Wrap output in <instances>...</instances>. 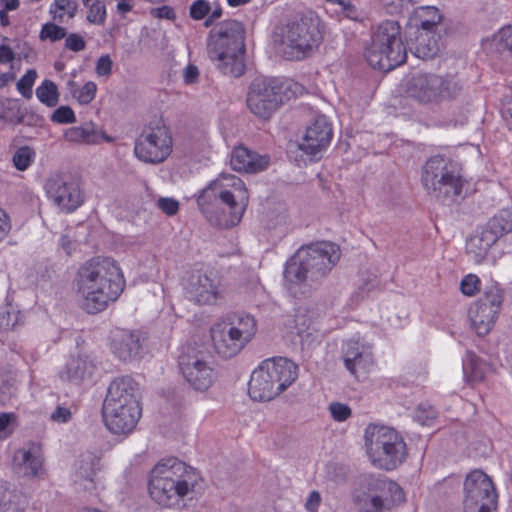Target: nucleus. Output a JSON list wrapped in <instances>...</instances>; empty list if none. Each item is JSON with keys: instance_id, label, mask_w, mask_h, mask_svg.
Segmentation results:
<instances>
[{"instance_id": "obj_58", "label": "nucleus", "mask_w": 512, "mask_h": 512, "mask_svg": "<svg viewBox=\"0 0 512 512\" xmlns=\"http://www.w3.org/2000/svg\"><path fill=\"white\" fill-rule=\"evenodd\" d=\"M157 205L168 216L175 215L179 210V203L173 198H159Z\"/></svg>"}, {"instance_id": "obj_48", "label": "nucleus", "mask_w": 512, "mask_h": 512, "mask_svg": "<svg viewBox=\"0 0 512 512\" xmlns=\"http://www.w3.org/2000/svg\"><path fill=\"white\" fill-rule=\"evenodd\" d=\"M67 35L66 29L64 27L58 26L54 23H46L43 25L42 30L40 32V38L50 39L52 42L61 40L65 38Z\"/></svg>"}, {"instance_id": "obj_59", "label": "nucleus", "mask_w": 512, "mask_h": 512, "mask_svg": "<svg viewBox=\"0 0 512 512\" xmlns=\"http://www.w3.org/2000/svg\"><path fill=\"white\" fill-rule=\"evenodd\" d=\"M50 418L56 423H67L72 418V412L68 407L58 405L51 413Z\"/></svg>"}, {"instance_id": "obj_23", "label": "nucleus", "mask_w": 512, "mask_h": 512, "mask_svg": "<svg viewBox=\"0 0 512 512\" xmlns=\"http://www.w3.org/2000/svg\"><path fill=\"white\" fill-rule=\"evenodd\" d=\"M114 355L123 362L135 361L142 357V342L137 332L117 330L111 338Z\"/></svg>"}, {"instance_id": "obj_8", "label": "nucleus", "mask_w": 512, "mask_h": 512, "mask_svg": "<svg viewBox=\"0 0 512 512\" xmlns=\"http://www.w3.org/2000/svg\"><path fill=\"white\" fill-rule=\"evenodd\" d=\"M365 58L372 68L383 72L391 71L406 61L407 48L397 21L385 20L377 26L371 35Z\"/></svg>"}, {"instance_id": "obj_45", "label": "nucleus", "mask_w": 512, "mask_h": 512, "mask_svg": "<svg viewBox=\"0 0 512 512\" xmlns=\"http://www.w3.org/2000/svg\"><path fill=\"white\" fill-rule=\"evenodd\" d=\"M18 426V416L15 413H0V437L10 436Z\"/></svg>"}, {"instance_id": "obj_4", "label": "nucleus", "mask_w": 512, "mask_h": 512, "mask_svg": "<svg viewBox=\"0 0 512 512\" xmlns=\"http://www.w3.org/2000/svg\"><path fill=\"white\" fill-rule=\"evenodd\" d=\"M245 52V27L242 22L225 20L209 32L207 53L223 75L238 78L244 74Z\"/></svg>"}, {"instance_id": "obj_9", "label": "nucleus", "mask_w": 512, "mask_h": 512, "mask_svg": "<svg viewBox=\"0 0 512 512\" xmlns=\"http://www.w3.org/2000/svg\"><path fill=\"white\" fill-rule=\"evenodd\" d=\"M257 321L250 314L232 313L211 328L215 350L224 359L238 355L254 338Z\"/></svg>"}, {"instance_id": "obj_62", "label": "nucleus", "mask_w": 512, "mask_h": 512, "mask_svg": "<svg viewBox=\"0 0 512 512\" xmlns=\"http://www.w3.org/2000/svg\"><path fill=\"white\" fill-rule=\"evenodd\" d=\"M199 69L194 64H188L183 70V79L186 84H195L199 80Z\"/></svg>"}, {"instance_id": "obj_28", "label": "nucleus", "mask_w": 512, "mask_h": 512, "mask_svg": "<svg viewBox=\"0 0 512 512\" xmlns=\"http://www.w3.org/2000/svg\"><path fill=\"white\" fill-rule=\"evenodd\" d=\"M499 314L500 312L485 304L476 302L475 308L470 310L472 328L479 336L487 335L494 327Z\"/></svg>"}, {"instance_id": "obj_15", "label": "nucleus", "mask_w": 512, "mask_h": 512, "mask_svg": "<svg viewBox=\"0 0 512 512\" xmlns=\"http://www.w3.org/2000/svg\"><path fill=\"white\" fill-rule=\"evenodd\" d=\"M465 512H491L497 508V498L492 480L484 472L474 470L464 482Z\"/></svg>"}, {"instance_id": "obj_35", "label": "nucleus", "mask_w": 512, "mask_h": 512, "mask_svg": "<svg viewBox=\"0 0 512 512\" xmlns=\"http://www.w3.org/2000/svg\"><path fill=\"white\" fill-rule=\"evenodd\" d=\"M505 299V291L496 281H491L483 288L482 296L477 302L485 304V306L501 312Z\"/></svg>"}, {"instance_id": "obj_54", "label": "nucleus", "mask_w": 512, "mask_h": 512, "mask_svg": "<svg viewBox=\"0 0 512 512\" xmlns=\"http://www.w3.org/2000/svg\"><path fill=\"white\" fill-rule=\"evenodd\" d=\"M43 118L27 107H22L19 124L35 127L40 125Z\"/></svg>"}, {"instance_id": "obj_25", "label": "nucleus", "mask_w": 512, "mask_h": 512, "mask_svg": "<svg viewBox=\"0 0 512 512\" xmlns=\"http://www.w3.org/2000/svg\"><path fill=\"white\" fill-rule=\"evenodd\" d=\"M141 413V406L122 407L115 411H103V419L113 434L126 435L135 428Z\"/></svg>"}, {"instance_id": "obj_13", "label": "nucleus", "mask_w": 512, "mask_h": 512, "mask_svg": "<svg viewBox=\"0 0 512 512\" xmlns=\"http://www.w3.org/2000/svg\"><path fill=\"white\" fill-rule=\"evenodd\" d=\"M209 352L200 347L186 345L178 357L181 374L196 391L204 392L213 384L216 373L209 363Z\"/></svg>"}, {"instance_id": "obj_10", "label": "nucleus", "mask_w": 512, "mask_h": 512, "mask_svg": "<svg viewBox=\"0 0 512 512\" xmlns=\"http://www.w3.org/2000/svg\"><path fill=\"white\" fill-rule=\"evenodd\" d=\"M301 89V85L289 79L258 77L250 84L247 106L255 116L267 120Z\"/></svg>"}, {"instance_id": "obj_44", "label": "nucleus", "mask_w": 512, "mask_h": 512, "mask_svg": "<svg viewBox=\"0 0 512 512\" xmlns=\"http://www.w3.org/2000/svg\"><path fill=\"white\" fill-rule=\"evenodd\" d=\"M37 77V72L35 69H29L17 82V90L21 93L23 97L26 99H31L32 97V87Z\"/></svg>"}, {"instance_id": "obj_56", "label": "nucleus", "mask_w": 512, "mask_h": 512, "mask_svg": "<svg viewBox=\"0 0 512 512\" xmlns=\"http://www.w3.org/2000/svg\"><path fill=\"white\" fill-rule=\"evenodd\" d=\"M65 47L73 52H79L85 49L84 39L77 33H70L66 36Z\"/></svg>"}, {"instance_id": "obj_6", "label": "nucleus", "mask_w": 512, "mask_h": 512, "mask_svg": "<svg viewBox=\"0 0 512 512\" xmlns=\"http://www.w3.org/2000/svg\"><path fill=\"white\" fill-rule=\"evenodd\" d=\"M352 501L359 512H387L403 503L405 494L395 481L362 474L354 482Z\"/></svg>"}, {"instance_id": "obj_49", "label": "nucleus", "mask_w": 512, "mask_h": 512, "mask_svg": "<svg viewBox=\"0 0 512 512\" xmlns=\"http://www.w3.org/2000/svg\"><path fill=\"white\" fill-rule=\"evenodd\" d=\"M51 121L58 124H72L76 122V116L70 106H60L51 115Z\"/></svg>"}, {"instance_id": "obj_2", "label": "nucleus", "mask_w": 512, "mask_h": 512, "mask_svg": "<svg viewBox=\"0 0 512 512\" xmlns=\"http://www.w3.org/2000/svg\"><path fill=\"white\" fill-rule=\"evenodd\" d=\"M125 281L121 269L110 257H95L84 263L77 272L78 293L82 308L97 314L114 302L122 293Z\"/></svg>"}, {"instance_id": "obj_17", "label": "nucleus", "mask_w": 512, "mask_h": 512, "mask_svg": "<svg viewBox=\"0 0 512 512\" xmlns=\"http://www.w3.org/2000/svg\"><path fill=\"white\" fill-rule=\"evenodd\" d=\"M48 197L66 212L76 210L83 202L79 185L72 179L55 176L48 179L45 185Z\"/></svg>"}, {"instance_id": "obj_61", "label": "nucleus", "mask_w": 512, "mask_h": 512, "mask_svg": "<svg viewBox=\"0 0 512 512\" xmlns=\"http://www.w3.org/2000/svg\"><path fill=\"white\" fill-rule=\"evenodd\" d=\"M382 8L389 15H397L402 11L404 0H380Z\"/></svg>"}, {"instance_id": "obj_46", "label": "nucleus", "mask_w": 512, "mask_h": 512, "mask_svg": "<svg viewBox=\"0 0 512 512\" xmlns=\"http://www.w3.org/2000/svg\"><path fill=\"white\" fill-rule=\"evenodd\" d=\"M19 318V312L15 311L11 305H5L0 308V328L3 330L13 329Z\"/></svg>"}, {"instance_id": "obj_38", "label": "nucleus", "mask_w": 512, "mask_h": 512, "mask_svg": "<svg viewBox=\"0 0 512 512\" xmlns=\"http://www.w3.org/2000/svg\"><path fill=\"white\" fill-rule=\"evenodd\" d=\"M22 106L17 99L4 98L0 101V120L7 125H19Z\"/></svg>"}, {"instance_id": "obj_34", "label": "nucleus", "mask_w": 512, "mask_h": 512, "mask_svg": "<svg viewBox=\"0 0 512 512\" xmlns=\"http://www.w3.org/2000/svg\"><path fill=\"white\" fill-rule=\"evenodd\" d=\"M462 368L467 382L474 384L484 380L486 365L474 352L467 351Z\"/></svg>"}, {"instance_id": "obj_51", "label": "nucleus", "mask_w": 512, "mask_h": 512, "mask_svg": "<svg viewBox=\"0 0 512 512\" xmlns=\"http://www.w3.org/2000/svg\"><path fill=\"white\" fill-rule=\"evenodd\" d=\"M210 11V3L206 0H196L191 4L189 8L190 17L194 20L204 19L207 15H209Z\"/></svg>"}, {"instance_id": "obj_55", "label": "nucleus", "mask_w": 512, "mask_h": 512, "mask_svg": "<svg viewBox=\"0 0 512 512\" xmlns=\"http://www.w3.org/2000/svg\"><path fill=\"white\" fill-rule=\"evenodd\" d=\"M17 388L11 381H4L0 386V402L5 405L16 396Z\"/></svg>"}, {"instance_id": "obj_36", "label": "nucleus", "mask_w": 512, "mask_h": 512, "mask_svg": "<svg viewBox=\"0 0 512 512\" xmlns=\"http://www.w3.org/2000/svg\"><path fill=\"white\" fill-rule=\"evenodd\" d=\"M27 505L25 496L20 492L0 489V512H24Z\"/></svg>"}, {"instance_id": "obj_14", "label": "nucleus", "mask_w": 512, "mask_h": 512, "mask_svg": "<svg viewBox=\"0 0 512 512\" xmlns=\"http://www.w3.org/2000/svg\"><path fill=\"white\" fill-rule=\"evenodd\" d=\"M172 138L161 121L145 126L136 139L134 152L146 163L163 162L171 153Z\"/></svg>"}, {"instance_id": "obj_16", "label": "nucleus", "mask_w": 512, "mask_h": 512, "mask_svg": "<svg viewBox=\"0 0 512 512\" xmlns=\"http://www.w3.org/2000/svg\"><path fill=\"white\" fill-rule=\"evenodd\" d=\"M140 406L138 383L131 376L115 378L107 389L102 411H115L122 407Z\"/></svg>"}, {"instance_id": "obj_22", "label": "nucleus", "mask_w": 512, "mask_h": 512, "mask_svg": "<svg viewBox=\"0 0 512 512\" xmlns=\"http://www.w3.org/2000/svg\"><path fill=\"white\" fill-rule=\"evenodd\" d=\"M189 484V480H186V482H182L183 486H177L172 480L150 475L149 495L159 505L169 507L177 503L180 497L188 494L190 491Z\"/></svg>"}, {"instance_id": "obj_33", "label": "nucleus", "mask_w": 512, "mask_h": 512, "mask_svg": "<svg viewBox=\"0 0 512 512\" xmlns=\"http://www.w3.org/2000/svg\"><path fill=\"white\" fill-rule=\"evenodd\" d=\"M498 241L502 236L512 233V208L500 210L483 226Z\"/></svg>"}, {"instance_id": "obj_3", "label": "nucleus", "mask_w": 512, "mask_h": 512, "mask_svg": "<svg viewBox=\"0 0 512 512\" xmlns=\"http://www.w3.org/2000/svg\"><path fill=\"white\" fill-rule=\"evenodd\" d=\"M324 25L319 16L308 11L277 24L272 41L286 60L299 61L309 57L323 40Z\"/></svg>"}, {"instance_id": "obj_52", "label": "nucleus", "mask_w": 512, "mask_h": 512, "mask_svg": "<svg viewBox=\"0 0 512 512\" xmlns=\"http://www.w3.org/2000/svg\"><path fill=\"white\" fill-rule=\"evenodd\" d=\"M479 285V278L474 274H468L462 279L460 289L464 295L474 296L480 290Z\"/></svg>"}, {"instance_id": "obj_30", "label": "nucleus", "mask_w": 512, "mask_h": 512, "mask_svg": "<svg viewBox=\"0 0 512 512\" xmlns=\"http://www.w3.org/2000/svg\"><path fill=\"white\" fill-rule=\"evenodd\" d=\"M442 14L434 6H419L413 11L411 25L419 31H435L442 20Z\"/></svg>"}, {"instance_id": "obj_50", "label": "nucleus", "mask_w": 512, "mask_h": 512, "mask_svg": "<svg viewBox=\"0 0 512 512\" xmlns=\"http://www.w3.org/2000/svg\"><path fill=\"white\" fill-rule=\"evenodd\" d=\"M106 19V8L102 1L95 0L87 14V21L93 24H103Z\"/></svg>"}, {"instance_id": "obj_37", "label": "nucleus", "mask_w": 512, "mask_h": 512, "mask_svg": "<svg viewBox=\"0 0 512 512\" xmlns=\"http://www.w3.org/2000/svg\"><path fill=\"white\" fill-rule=\"evenodd\" d=\"M64 138L69 142H81L86 144H95L98 142V134L92 122L67 129L64 133Z\"/></svg>"}, {"instance_id": "obj_24", "label": "nucleus", "mask_w": 512, "mask_h": 512, "mask_svg": "<svg viewBox=\"0 0 512 512\" xmlns=\"http://www.w3.org/2000/svg\"><path fill=\"white\" fill-rule=\"evenodd\" d=\"M230 165L237 172L258 173L268 168L270 156L259 154L245 146H238L232 150Z\"/></svg>"}, {"instance_id": "obj_47", "label": "nucleus", "mask_w": 512, "mask_h": 512, "mask_svg": "<svg viewBox=\"0 0 512 512\" xmlns=\"http://www.w3.org/2000/svg\"><path fill=\"white\" fill-rule=\"evenodd\" d=\"M33 156L34 152L29 147H22L15 152L13 163L18 170L24 171L30 166Z\"/></svg>"}, {"instance_id": "obj_21", "label": "nucleus", "mask_w": 512, "mask_h": 512, "mask_svg": "<svg viewBox=\"0 0 512 512\" xmlns=\"http://www.w3.org/2000/svg\"><path fill=\"white\" fill-rule=\"evenodd\" d=\"M441 85V76L419 73L408 80L406 93L420 103L438 102Z\"/></svg>"}, {"instance_id": "obj_26", "label": "nucleus", "mask_w": 512, "mask_h": 512, "mask_svg": "<svg viewBox=\"0 0 512 512\" xmlns=\"http://www.w3.org/2000/svg\"><path fill=\"white\" fill-rule=\"evenodd\" d=\"M345 368L353 375L358 370L367 372L373 365V355L369 347L360 344L358 341L349 340L343 350Z\"/></svg>"}, {"instance_id": "obj_18", "label": "nucleus", "mask_w": 512, "mask_h": 512, "mask_svg": "<svg viewBox=\"0 0 512 512\" xmlns=\"http://www.w3.org/2000/svg\"><path fill=\"white\" fill-rule=\"evenodd\" d=\"M185 293L189 300L199 305H215L222 298L218 279L199 271L188 277Z\"/></svg>"}, {"instance_id": "obj_1", "label": "nucleus", "mask_w": 512, "mask_h": 512, "mask_svg": "<svg viewBox=\"0 0 512 512\" xmlns=\"http://www.w3.org/2000/svg\"><path fill=\"white\" fill-rule=\"evenodd\" d=\"M248 202L249 194L242 180L226 174L211 181L197 198L198 207L206 220L220 229L238 225Z\"/></svg>"}, {"instance_id": "obj_42", "label": "nucleus", "mask_w": 512, "mask_h": 512, "mask_svg": "<svg viewBox=\"0 0 512 512\" xmlns=\"http://www.w3.org/2000/svg\"><path fill=\"white\" fill-rule=\"evenodd\" d=\"M68 86L80 104H89L95 98L97 85L92 81L85 83L81 89H77L76 83L72 80L68 82Z\"/></svg>"}, {"instance_id": "obj_41", "label": "nucleus", "mask_w": 512, "mask_h": 512, "mask_svg": "<svg viewBox=\"0 0 512 512\" xmlns=\"http://www.w3.org/2000/svg\"><path fill=\"white\" fill-rule=\"evenodd\" d=\"M441 82L442 85L439 88V101L443 99L456 98L463 90L462 83L454 77H441Z\"/></svg>"}, {"instance_id": "obj_53", "label": "nucleus", "mask_w": 512, "mask_h": 512, "mask_svg": "<svg viewBox=\"0 0 512 512\" xmlns=\"http://www.w3.org/2000/svg\"><path fill=\"white\" fill-rule=\"evenodd\" d=\"M329 411L335 421L342 422L351 416V408L340 402H332L329 405Z\"/></svg>"}, {"instance_id": "obj_57", "label": "nucleus", "mask_w": 512, "mask_h": 512, "mask_svg": "<svg viewBox=\"0 0 512 512\" xmlns=\"http://www.w3.org/2000/svg\"><path fill=\"white\" fill-rule=\"evenodd\" d=\"M113 61L108 54L102 55L96 63V74L98 76H109L112 73Z\"/></svg>"}, {"instance_id": "obj_31", "label": "nucleus", "mask_w": 512, "mask_h": 512, "mask_svg": "<svg viewBox=\"0 0 512 512\" xmlns=\"http://www.w3.org/2000/svg\"><path fill=\"white\" fill-rule=\"evenodd\" d=\"M434 32L435 31H416L417 35L409 49L413 50L417 58L425 60L437 55L439 45L438 40L433 35Z\"/></svg>"}, {"instance_id": "obj_5", "label": "nucleus", "mask_w": 512, "mask_h": 512, "mask_svg": "<svg viewBox=\"0 0 512 512\" xmlns=\"http://www.w3.org/2000/svg\"><path fill=\"white\" fill-rule=\"evenodd\" d=\"M339 259L338 247L330 242L301 247L286 262L284 279L291 285H311L323 279Z\"/></svg>"}, {"instance_id": "obj_63", "label": "nucleus", "mask_w": 512, "mask_h": 512, "mask_svg": "<svg viewBox=\"0 0 512 512\" xmlns=\"http://www.w3.org/2000/svg\"><path fill=\"white\" fill-rule=\"evenodd\" d=\"M321 501H322V497H321L320 493L316 490L312 491L309 494V496L306 500V503H305L306 510L309 512H317L318 508L321 504Z\"/></svg>"}, {"instance_id": "obj_20", "label": "nucleus", "mask_w": 512, "mask_h": 512, "mask_svg": "<svg viewBox=\"0 0 512 512\" xmlns=\"http://www.w3.org/2000/svg\"><path fill=\"white\" fill-rule=\"evenodd\" d=\"M150 475L172 480L177 486H183L182 482L189 480L190 491L193 490L199 479V475L193 467L174 457L160 461L152 469Z\"/></svg>"}, {"instance_id": "obj_60", "label": "nucleus", "mask_w": 512, "mask_h": 512, "mask_svg": "<svg viewBox=\"0 0 512 512\" xmlns=\"http://www.w3.org/2000/svg\"><path fill=\"white\" fill-rule=\"evenodd\" d=\"M436 417V412L431 406H425L424 404H419L416 412L415 418L422 424L425 425L426 421L432 420Z\"/></svg>"}, {"instance_id": "obj_64", "label": "nucleus", "mask_w": 512, "mask_h": 512, "mask_svg": "<svg viewBox=\"0 0 512 512\" xmlns=\"http://www.w3.org/2000/svg\"><path fill=\"white\" fill-rule=\"evenodd\" d=\"M339 5H341L342 12L347 18L352 20H357L359 18V12L357 8L350 1L342 0Z\"/></svg>"}, {"instance_id": "obj_7", "label": "nucleus", "mask_w": 512, "mask_h": 512, "mask_svg": "<svg viewBox=\"0 0 512 512\" xmlns=\"http://www.w3.org/2000/svg\"><path fill=\"white\" fill-rule=\"evenodd\" d=\"M298 377V366L278 357L267 359L255 369L248 383V393L255 401H270L285 391Z\"/></svg>"}, {"instance_id": "obj_29", "label": "nucleus", "mask_w": 512, "mask_h": 512, "mask_svg": "<svg viewBox=\"0 0 512 512\" xmlns=\"http://www.w3.org/2000/svg\"><path fill=\"white\" fill-rule=\"evenodd\" d=\"M497 240L484 227L473 235L466 244V252L469 257L477 264L483 262L487 257L489 249Z\"/></svg>"}, {"instance_id": "obj_11", "label": "nucleus", "mask_w": 512, "mask_h": 512, "mask_svg": "<svg viewBox=\"0 0 512 512\" xmlns=\"http://www.w3.org/2000/svg\"><path fill=\"white\" fill-rule=\"evenodd\" d=\"M421 181L427 193L442 202L460 196L464 183L460 166L440 155L425 162Z\"/></svg>"}, {"instance_id": "obj_39", "label": "nucleus", "mask_w": 512, "mask_h": 512, "mask_svg": "<svg viewBox=\"0 0 512 512\" xmlns=\"http://www.w3.org/2000/svg\"><path fill=\"white\" fill-rule=\"evenodd\" d=\"M36 97L47 107H55L59 102V91L57 85L45 79L36 89Z\"/></svg>"}, {"instance_id": "obj_32", "label": "nucleus", "mask_w": 512, "mask_h": 512, "mask_svg": "<svg viewBox=\"0 0 512 512\" xmlns=\"http://www.w3.org/2000/svg\"><path fill=\"white\" fill-rule=\"evenodd\" d=\"M14 464L26 476L39 477L43 474V459L31 451L18 450L14 455Z\"/></svg>"}, {"instance_id": "obj_27", "label": "nucleus", "mask_w": 512, "mask_h": 512, "mask_svg": "<svg viewBox=\"0 0 512 512\" xmlns=\"http://www.w3.org/2000/svg\"><path fill=\"white\" fill-rule=\"evenodd\" d=\"M101 453L85 451L75 463V482L94 483L97 471L100 470Z\"/></svg>"}, {"instance_id": "obj_40", "label": "nucleus", "mask_w": 512, "mask_h": 512, "mask_svg": "<svg viewBox=\"0 0 512 512\" xmlns=\"http://www.w3.org/2000/svg\"><path fill=\"white\" fill-rule=\"evenodd\" d=\"M87 370V362L81 358H72L65 367V370L61 373V378L73 383H80Z\"/></svg>"}, {"instance_id": "obj_12", "label": "nucleus", "mask_w": 512, "mask_h": 512, "mask_svg": "<svg viewBox=\"0 0 512 512\" xmlns=\"http://www.w3.org/2000/svg\"><path fill=\"white\" fill-rule=\"evenodd\" d=\"M365 446L371 462L386 471L396 469L408 456L403 437L390 427L369 426L365 432Z\"/></svg>"}, {"instance_id": "obj_43", "label": "nucleus", "mask_w": 512, "mask_h": 512, "mask_svg": "<svg viewBox=\"0 0 512 512\" xmlns=\"http://www.w3.org/2000/svg\"><path fill=\"white\" fill-rule=\"evenodd\" d=\"M78 9V3L75 0H55L50 7V13L53 14L55 20L62 21L63 14H56V10L66 11L69 18H73L76 15Z\"/></svg>"}, {"instance_id": "obj_19", "label": "nucleus", "mask_w": 512, "mask_h": 512, "mask_svg": "<svg viewBox=\"0 0 512 512\" xmlns=\"http://www.w3.org/2000/svg\"><path fill=\"white\" fill-rule=\"evenodd\" d=\"M333 136L331 124L324 115H318L306 128L299 148L307 155L315 158L330 144Z\"/></svg>"}]
</instances>
